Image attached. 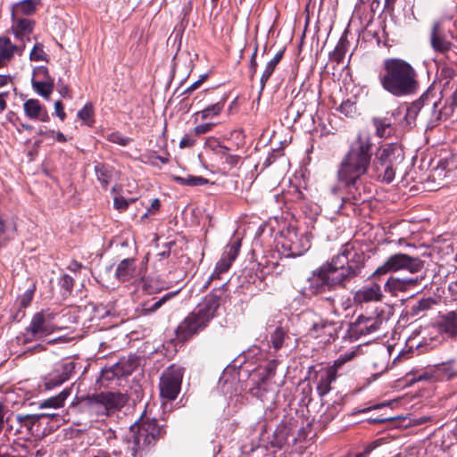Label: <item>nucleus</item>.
<instances>
[{
	"label": "nucleus",
	"instance_id": "obj_41",
	"mask_svg": "<svg viewBox=\"0 0 457 457\" xmlns=\"http://www.w3.org/2000/svg\"><path fill=\"white\" fill-rule=\"evenodd\" d=\"M37 6L36 0H22L18 2L14 5V11L22 14L29 15L32 14Z\"/></svg>",
	"mask_w": 457,
	"mask_h": 457
},
{
	"label": "nucleus",
	"instance_id": "obj_27",
	"mask_svg": "<svg viewBox=\"0 0 457 457\" xmlns=\"http://www.w3.org/2000/svg\"><path fill=\"white\" fill-rule=\"evenodd\" d=\"M115 276L120 282L129 281L137 275V269L134 258H127L122 260L117 266Z\"/></svg>",
	"mask_w": 457,
	"mask_h": 457
},
{
	"label": "nucleus",
	"instance_id": "obj_34",
	"mask_svg": "<svg viewBox=\"0 0 457 457\" xmlns=\"http://www.w3.org/2000/svg\"><path fill=\"white\" fill-rule=\"evenodd\" d=\"M436 380L446 379L449 380L457 377V369L451 362L442 363L435 366Z\"/></svg>",
	"mask_w": 457,
	"mask_h": 457
},
{
	"label": "nucleus",
	"instance_id": "obj_5",
	"mask_svg": "<svg viewBox=\"0 0 457 457\" xmlns=\"http://www.w3.org/2000/svg\"><path fill=\"white\" fill-rule=\"evenodd\" d=\"M134 433L131 446V455L141 457L139 452L146 446L154 445L157 439L164 433L162 427L157 424L155 419L141 417L130 428Z\"/></svg>",
	"mask_w": 457,
	"mask_h": 457
},
{
	"label": "nucleus",
	"instance_id": "obj_45",
	"mask_svg": "<svg viewBox=\"0 0 457 457\" xmlns=\"http://www.w3.org/2000/svg\"><path fill=\"white\" fill-rule=\"evenodd\" d=\"M177 295V292H170L164 295L162 298L157 300L155 303H154L149 307L144 308V313L149 314L156 312L159 308H161L167 301L171 299L174 295Z\"/></svg>",
	"mask_w": 457,
	"mask_h": 457
},
{
	"label": "nucleus",
	"instance_id": "obj_17",
	"mask_svg": "<svg viewBox=\"0 0 457 457\" xmlns=\"http://www.w3.org/2000/svg\"><path fill=\"white\" fill-rule=\"evenodd\" d=\"M430 45L435 52L442 54L448 58L446 54L453 48V45L445 38L440 21L433 23L430 32Z\"/></svg>",
	"mask_w": 457,
	"mask_h": 457
},
{
	"label": "nucleus",
	"instance_id": "obj_24",
	"mask_svg": "<svg viewBox=\"0 0 457 457\" xmlns=\"http://www.w3.org/2000/svg\"><path fill=\"white\" fill-rule=\"evenodd\" d=\"M25 45H14L8 37H0V68L6 65L14 54H21Z\"/></svg>",
	"mask_w": 457,
	"mask_h": 457
},
{
	"label": "nucleus",
	"instance_id": "obj_19",
	"mask_svg": "<svg viewBox=\"0 0 457 457\" xmlns=\"http://www.w3.org/2000/svg\"><path fill=\"white\" fill-rule=\"evenodd\" d=\"M383 296L380 285L374 282L370 286L362 287L357 290L353 295V303L362 304L371 302H380Z\"/></svg>",
	"mask_w": 457,
	"mask_h": 457
},
{
	"label": "nucleus",
	"instance_id": "obj_43",
	"mask_svg": "<svg viewBox=\"0 0 457 457\" xmlns=\"http://www.w3.org/2000/svg\"><path fill=\"white\" fill-rule=\"evenodd\" d=\"M347 51V46L345 42V40L340 39L338 43L337 44L335 49L332 53L329 54L330 60L336 62L337 63L342 62L345 53Z\"/></svg>",
	"mask_w": 457,
	"mask_h": 457
},
{
	"label": "nucleus",
	"instance_id": "obj_49",
	"mask_svg": "<svg viewBox=\"0 0 457 457\" xmlns=\"http://www.w3.org/2000/svg\"><path fill=\"white\" fill-rule=\"evenodd\" d=\"M277 67V64L268 62L266 64L264 71H262V74L261 76L260 83H261V90H263L265 87L266 83L269 81L270 76L274 72L275 69Z\"/></svg>",
	"mask_w": 457,
	"mask_h": 457
},
{
	"label": "nucleus",
	"instance_id": "obj_31",
	"mask_svg": "<svg viewBox=\"0 0 457 457\" xmlns=\"http://www.w3.org/2000/svg\"><path fill=\"white\" fill-rule=\"evenodd\" d=\"M71 394V387L64 388L57 395L52 396L40 403V408H61L64 405L66 399Z\"/></svg>",
	"mask_w": 457,
	"mask_h": 457
},
{
	"label": "nucleus",
	"instance_id": "obj_8",
	"mask_svg": "<svg viewBox=\"0 0 457 457\" xmlns=\"http://www.w3.org/2000/svg\"><path fill=\"white\" fill-rule=\"evenodd\" d=\"M354 353H346L337 359L333 365L321 368L316 372L317 393L320 398L324 397L331 390V383L337 378L338 370L348 361L352 360Z\"/></svg>",
	"mask_w": 457,
	"mask_h": 457
},
{
	"label": "nucleus",
	"instance_id": "obj_36",
	"mask_svg": "<svg viewBox=\"0 0 457 457\" xmlns=\"http://www.w3.org/2000/svg\"><path fill=\"white\" fill-rule=\"evenodd\" d=\"M15 230L16 228L13 224H7L0 219V246L5 245L6 242L13 238Z\"/></svg>",
	"mask_w": 457,
	"mask_h": 457
},
{
	"label": "nucleus",
	"instance_id": "obj_12",
	"mask_svg": "<svg viewBox=\"0 0 457 457\" xmlns=\"http://www.w3.org/2000/svg\"><path fill=\"white\" fill-rule=\"evenodd\" d=\"M208 325L209 324L192 312L178 325L175 329L176 339L179 342L185 343L206 328Z\"/></svg>",
	"mask_w": 457,
	"mask_h": 457
},
{
	"label": "nucleus",
	"instance_id": "obj_23",
	"mask_svg": "<svg viewBox=\"0 0 457 457\" xmlns=\"http://www.w3.org/2000/svg\"><path fill=\"white\" fill-rule=\"evenodd\" d=\"M83 403L90 415L96 417L108 416L103 392L87 395Z\"/></svg>",
	"mask_w": 457,
	"mask_h": 457
},
{
	"label": "nucleus",
	"instance_id": "obj_39",
	"mask_svg": "<svg viewBox=\"0 0 457 457\" xmlns=\"http://www.w3.org/2000/svg\"><path fill=\"white\" fill-rule=\"evenodd\" d=\"M46 416L45 414H27V415H17L16 420L20 423L21 428H25L30 431L33 426L39 420L41 417Z\"/></svg>",
	"mask_w": 457,
	"mask_h": 457
},
{
	"label": "nucleus",
	"instance_id": "obj_6",
	"mask_svg": "<svg viewBox=\"0 0 457 457\" xmlns=\"http://www.w3.org/2000/svg\"><path fill=\"white\" fill-rule=\"evenodd\" d=\"M424 267V261L419 257L411 256L406 253H398L390 255L386 262L378 266L370 275V278H379L380 276L387 273L407 270L410 273H418Z\"/></svg>",
	"mask_w": 457,
	"mask_h": 457
},
{
	"label": "nucleus",
	"instance_id": "obj_28",
	"mask_svg": "<svg viewBox=\"0 0 457 457\" xmlns=\"http://www.w3.org/2000/svg\"><path fill=\"white\" fill-rule=\"evenodd\" d=\"M94 170L98 181L103 188L106 190L115 174L114 168L108 164L96 162Z\"/></svg>",
	"mask_w": 457,
	"mask_h": 457
},
{
	"label": "nucleus",
	"instance_id": "obj_14",
	"mask_svg": "<svg viewBox=\"0 0 457 457\" xmlns=\"http://www.w3.org/2000/svg\"><path fill=\"white\" fill-rule=\"evenodd\" d=\"M423 276H416L414 278H396L389 277L384 288L391 295L395 296L399 292H407L419 286L423 280Z\"/></svg>",
	"mask_w": 457,
	"mask_h": 457
},
{
	"label": "nucleus",
	"instance_id": "obj_53",
	"mask_svg": "<svg viewBox=\"0 0 457 457\" xmlns=\"http://www.w3.org/2000/svg\"><path fill=\"white\" fill-rule=\"evenodd\" d=\"M93 115V107L91 104H87L78 112V117L82 120H89Z\"/></svg>",
	"mask_w": 457,
	"mask_h": 457
},
{
	"label": "nucleus",
	"instance_id": "obj_55",
	"mask_svg": "<svg viewBox=\"0 0 457 457\" xmlns=\"http://www.w3.org/2000/svg\"><path fill=\"white\" fill-rule=\"evenodd\" d=\"M115 209L119 211H125L129 206V201L123 197L116 196L113 200Z\"/></svg>",
	"mask_w": 457,
	"mask_h": 457
},
{
	"label": "nucleus",
	"instance_id": "obj_4",
	"mask_svg": "<svg viewBox=\"0 0 457 457\" xmlns=\"http://www.w3.org/2000/svg\"><path fill=\"white\" fill-rule=\"evenodd\" d=\"M371 160V178L390 184L395 177L397 166L404 160V152L397 143L380 145Z\"/></svg>",
	"mask_w": 457,
	"mask_h": 457
},
{
	"label": "nucleus",
	"instance_id": "obj_64",
	"mask_svg": "<svg viewBox=\"0 0 457 457\" xmlns=\"http://www.w3.org/2000/svg\"><path fill=\"white\" fill-rule=\"evenodd\" d=\"M202 85V80H196L192 85H190L184 92V94H190L195 89H197Z\"/></svg>",
	"mask_w": 457,
	"mask_h": 457
},
{
	"label": "nucleus",
	"instance_id": "obj_62",
	"mask_svg": "<svg viewBox=\"0 0 457 457\" xmlns=\"http://www.w3.org/2000/svg\"><path fill=\"white\" fill-rule=\"evenodd\" d=\"M160 207H161L160 200L158 198H154L152 201L150 208H148L147 210H148V212H151L154 214L159 211Z\"/></svg>",
	"mask_w": 457,
	"mask_h": 457
},
{
	"label": "nucleus",
	"instance_id": "obj_60",
	"mask_svg": "<svg viewBox=\"0 0 457 457\" xmlns=\"http://www.w3.org/2000/svg\"><path fill=\"white\" fill-rule=\"evenodd\" d=\"M257 51H258V45L256 44L255 46H254L253 52V54L251 55V58H250L249 69L250 68H256L257 69V66H258V63H257V61H256Z\"/></svg>",
	"mask_w": 457,
	"mask_h": 457
},
{
	"label": "nucleus",
	"instance_id": "obj_2",
	"mask_svg": "<svg viewBox=\"0 0 457 457\" xmlns=\"http://www.w3.org/2000/svg\"><path fill=\"white\" fill-rule=\"evenodd\" d=\"M364 265L363 252L356 249L352 243H346L330 262L312 271L307 279V290L311 295H318L326 289L345 288L350 281L361 276Z\"/></svg>",
	"mask_w": 457,
	"mask_h": 457
},
{
	"label": "nucleus",
	"instance_id": "obj_40",
	"mask_svg": "<svg viewBox=\"0 0 457 457\" xmlns=\"http://www.w3.org/2000/svg\"><path fill=\"white\" fill-rule=\"evenodd\" d=\"M406 376L410 378L409 381L411 383L416 381L436 380L435 367L429 370H420L417 371V373L410 372Z\"/></svg>",
	"mask_w": 457,
	"mask_h": 457
},
{
	"label": "nucleus",
	"instance_id": "obj_51",
	"mask_svg": "<svg viewBox=\"0 0 457 457\" xmlns=\"http://www.w3.org/2000/svg\"><path fill=\"white\" fill-rule=\"evenodd\" d=\"M339 112L346 117H353L356 112L355 104L350 100L344 101L338 108Z\"/></svg>",
	"mask_w": 457,
	"mask_h": 457
},
{
	"label": "nucleus",
	"instance_id": "obj_38",
	"mask_svg": "<svg viewBox=\"0 0 457 457\" xmlns=\"http://www.w3.org/2000/svg\"><path fill=\"white\" fill-rule=\"evenodd\" d=\"M286 337H287V331L282 327H277L270 335L271 345L275 351L282 348Z\"/></svg>",
	"mask_w": 457,
	"mask_h": 457
},
{
	"label": "nucleus",
	"instance_id": "obj_26",
	"mask_svg": "<svg viewBox=\"0 0 457 457\" xmlns=\"http://www.w3.org/2000/svg\"><path fill=\"white\" fill-rule=\"evenodd\" d=\"M382 323L383 318L380 315L369 317L361 315L355 321V325L361 334H370L378 330Z\"/></svg>",
	"mask_w": 457,
	"mask_h": 457
},
{
	"label": "nucleus",
	"instance_id": "obj_16",
	"mask_svg": "<svg viewBox=\"0 0 457 457\" xmlns=\"http://www.w3.org/2000/svg\"><path fill=\"white\" fill-rule=\"evenodd\" d=\"M138 366V358L135 355H129L127 358H121L109 370L104 372L107 379L112 377H126L130 375Z\"/></svg>",
	"mask_w": 457,
	"mask_h": 457
},
{
	"label": "nucleus",
	"instance_id": "obj_33",
	"mask_svg": "<svg viewBox=\"0 0 457 457\" xmlns=\"http://www.w3.org/2000/svg\"><path fill=\"white\" fill-rule=\"evenodd\" d=\"M227 96L222 98L215 104H210L201 112H197V115L201 116L202 120L212 119L218 116L223 110Z\"/></svg>",
	"mask_w": 457,
	"mask_h": 457
},
{
	"label": "nucleus",
	"instance_id": "obj_20",
	"mask_svg": "<svg viewBox=\"0 0 457 457\" xmlns=\"http://www.w3.org/2000/svg\"><path fill=\"white\" fill-rule=\"evenodd\" d=\"M336 333L335 324L327 320L314 322L309 329V336L320 339L323 344L329 343Z\"/></svg>",
	"mask_w": 457,
	"mask_h": 457
},
{
	"label": "nucleus",
	"instance_id": "obj_59",
	"mask_svg": "<svg viewBox=\"0 0 457 457\" xmlns=\"http://www.w3.org/2000/svg\"><path fill=\"white\" fill-rule=\"evenodd\" d=\"M240 157L238 155H234V154H227L226 155V159L224 160V162L226 163H228V165H230L231 167L233 166H236L239 161Z\"/></svg>",
	"mask_w": 457,
	"mask_h": 457
},
{
	"label": "nucleus",
	"instance_id": "obj_29",
	"mask_svg": "<svg viewBox=\"0 0 457 457\" xmlns=\"http://www.w3.org/2000/svg\"><path fill=\"white\" fill-rule=\"evenodd\" d=\"M269 381L258 378L255 385L250 389L252 395L257 397L262 402H273V392L269 388Z\"/></svg>",
	"mask_w": 457,
	"mask_h": 457
},
{
	"label": "nucleus",
	"instance_id": "obj_54",
	"mask_svg": "<svg viewBox=\"0 0 457 457\" xmlns=\"http://www.w3.org/2000/svg\"><path fill=\"white\" fill-rule=\"evenodd\" d=\"M214 125H215L214 123H210V122L199 124L196 127H195L194 134L195 136L206 134L213 129Z\"/></svg>",
	"mask_w": 457,
	"mask_h": 457
},
{
	"label": "nucleus",
	"instance_id": "obj_37",
	"mask_svg": "<svg viewBox=\"0 0 457 457\" xmlns=\"http://www.w3.org/2000/svg\"><path fill=\"white\" fill-rule=\"evenodd\" d=\"M457 77V70L447 64H443L439 70V79L445 81L444 88L448 87L450 82Z\"/></svg>",
	"mask_w": 457,
	"mask_h": 457
},
{
	"label": "nucleus",
	"instance_id": "obj_9",
	"mask_svg": "<svg viewBox=\"0 0 457 457\" xmlns=\"http://www.w3.org/2000/svg\"><path fill=\"white\" fill-rule=\"evenodd\" d=\"M76 363L71 360H63L55 363L53 370L42 378V386L50 391L71 379L75 372Z\"/></svg>",
	"mask_w": 457,
	"mask_h": 457
},
{
	"label": "nucleus",
	"instance_id": "obj_42",
	"mask_svg": "<svg viewBox=\"0 0 457 457\" xmlns=\"http://www.w3.org/2000/svg\"><path fill=\"white\" fill-rule=\"evenodd\" d=\"M278 364L277 360L270 361L262 370L259 371L258 376L260 379L269 381L275 376L276 369Z\"/></svg>",
	"mask_w": 457,
	"mask_h": 457
},
{
	"label": "nucleus",
	"instance_id": "obj_25",
	"mask_svg": "<svg viewBox=\"0 0 457 457\" xmlns=\"http://www.w3.org/2000/svg\"><path fill=\"white\" fill-rule=\"evenodd\" d=\"M103 394L108 416L120 411L129 400L126 394L120 392H103Z\"/></svg>",
	"mask_w": 457,
	"mask_h": 457
},
{
	"label": "nucleus",
	"instance_id": "obj_10",
	"mask_svg": "<svg viewBox=\"0 0 457 457\" xmlns=\"http://www.w3.org/2000/svg\"><path fill=\"white\" fill-rule=\"evenodd\" d=\"M183 374L180 369L170 367L160 378V395L168 401H173L180 392Z\"/></svg>",
	"mask_w": 457,
	"mask_h": 457
},
{
	"label": "nucleus",
	"instance_id": "obj_58",
	"mask_svg": "<svg viewBox=\"0 0 457 457\" xmlns=\"http://www.w3.org/2000/svg\"><path fill=\"white\" fill-rule=\"evenodd\" d=\"M195 141L194 139H192L188 136H185L180 140L179 146H180V148L191 147L195 145Z\"/></svg>",
	"mask_w": 457,
	"mask_h": 457
},
{
	"label": "nucleus",
	"instance_id": "obj_11",
	"mask_svg": "<svg viewBox=\"0 0 457 457\" xmlns=\"http://www.w3.org/2000/svg\"><path fill=\"white\" fill-rule=\"evenodd\" d=\"M227 283L221 287L213 289L210 294L204 296L203 302L198 305L197 309L193 311L207 324L216 316V312L220 305L222 295L227 290Z\"/></svg>",
	"mask_w": 457,
	"mask_h": 457
},
{
	"label": "nucleus",
	"instance_id": "obj_18",
	"mask_svg": "<svg viewBox=\"0 0 457 457\" xmlns=\"http://www.w3.org/2000/svg\"><path fill=\"white\" fill-rule=\"evenodd\" d=\"M241 247V239H235L225 248L220 261L216 264L215 273H223L228 270L232 262L238 255Z\"/></svg>",
	"mask_w": 457,
	"mask_h": 457
},
{
	"label": "nucleus",
	"instance_id": "obj_50",
	"mask_svg": "<svg viewBox=\"0 0 457 457\" xmlns=\"http://www.w3.org/2000/svg\"><path fill=\"white\" fill-rule=\"evenodd\" d=\"M107 140L111 143L117 144L122 146L127 145L131 139L123 137L120 132H112L107 136Z\"/></svg>",
	"mask_w": 457,
	"mask_h": 457
},
{
	"label": "nucleus",
	"instance_id": "obj_15",
	"mask_svg": "<svg viewBox=\"0 0 457 457\" xmlns=\"http://www.w3.org/2000/svg\"><path fill=\"white\" fill-rule=\"evenodd\" d=\"M425 105H431L435 111L437 108L438 102L429 99V95L428 92L422 94L419 99L412 102L405 109L403 121L407 126L415 124V120L419 112Z\"/></svg>",
	"mask_w": 457,
	"mask_h": 457
},
{
	"label": "nucleus",
	"instance_id": "obj_32",
	"mask_svg": "<svg viewBox=\"0 0 457 457\" xmlns=\"http://www.w3.org/2000/svg\"><path fill=\"white\" fill-rule=\"evenodd\" d=\"M171 179L181 186L187 187H199L204 186L209 183V180L201 176L187 175V177H180L172 175Z\"/></svg>",
	"mask_w": 457,
	"mask_h": 457
},
{
	"label": "nucleus",
	"instance_id": "obj_47",
	"mask_svg": "<svg viewBox=\"0 0 457 457\" xmlns=\"http://www.w3.org/2000/svg\"><path fill=\"white\" fill-rule=\"evenodd\" d=\"M46 57H47V54L44 51L43 44L36 43L30 52L29 59L31 61L39 62V61H46Z\"/></svg>",
	"mask_w": 457,
	"mask_h": 457
},
{
	"label": "nucleus",
	"instance_id": "obj_7",
	"mask_svg": "<svg viewBox=\"0 0 457 457\" xmlns=\"http://www.w3.org/2000/svg\"><path fill=\"white\" fill-rule=\"evenodd\" d=\"M54 318L55 313L48 309L36 312L26 328V340H37L52 334L56 328L54 323Z\"/></svg>",
	"mask_w": 457,
	"mask_h": 457
},
{
	"label": "nucleus",
	"instance_id": "obj_3",
	"mask_svg": "<svg viewBox=\"0 0 457 457\" xmlns=\"http://www.w3.org/2000/svg\"><path fill=\"white\" fill-rule=\"evenodd\" d=\"M378 80L382 88L395 97L415 95L420 88L417 71L410 62L397 57L383 60Z\"/></svg>",
	"mask_w": 457,
	"mask_h": 457
},
{
	"label": "nucleus",
	"instance_id": "obj_46",
	"mask_svg": "<svg viewBox=\"0 0 457 457\" xmlns=\"http://www.w3.org/2000/svg\"><path fill=\"white\" fill-rule=\"evenodd\" d=\"M13 28L18 29V33L29 36L33 29V21L29 19H20Z\"/></svg>",
	"mask_w": 457,
	"mask_h": 457
},
{
	"label": "nucleus",
	"instance_id": "obj_56",
	"mask_svg": "<svg viewBox=\"0 0 457 457\" xmlns=\"http://www.w3.org/2000/svg\"><path fill=\"white\" fill-rule=\"evenodd\" d=\"M54 112L57 117L60 118L62 121H63L66 118V113L64 112V106L61 101H56L54 103Z\"/></svg>",
	"mask_w": 457,
	"mask_h": 457
},
{
	"label": "nucleus",
	"instance_id": "obj_1",
	"mask_svg": "<svg viewBox=\"0 0 457 457\" xmlns=\"http://www.w3.org/2000/svg\"><path fill=\"white\" fill-rule=\"evenodd\" d=\"M373 144L370 135L358 132L342 157L337 171V180L344 187V194L337 186L330 189V195L339 200L340 209L345 204L359 205L370 197V190L362 177L371 168Z\"/></svg>",
	"mask_w": 457,
	"mask_h": 457
},
{
	"label": "nucleus",
	"instance_id": "obj_52",
	"mask_svg": "<svg viewBox=\"0 0 457 457\" xmlns=\"http://www.w3.org/2000/svg\"><path fill=\"white\" fill-rule=\"evenodd\" d=\"M33 295H34V289H28L26 290L20 297H19V302H20V306L21 308H26L28 307L32 299H33Z\"/></svg>",
	"mask_w": 457,
	"mask_h": 457
},
{
	"label": "nucleus",
	"instance_id": "obj_48",
	"mask_svg": "<svg viewBox=\"0 0 457 457\" xmlns=\"http://www.w3.org/2000/svg\"><path fill=\"white\" fill-rule=\"evenodd\" d=\"M287 432L286 431L285 428L279 429L275 432L273 440L271 441V445L273 447L281 449L287 444Z\"/></svg>",
	"mask_w": 457,
	"mask_h": 457
},
{
	"label": "nucleus",
	"instance_id": "obj_13",
	"mask_svg": "<svg viewBox=\"0 0 457 457\" xmlns=\"http://www.w3.org/2000/svg\"><path fill=\"white\" fill-rule=\"evenodd\" d=\"M281 245L284 253L289 257L301 256L311 247L309 237L304 234L297 235L295 232H289Z\"/></svg>",
	"mask_w": 457,
	"mask_h": 457
},
{
	"label": "nucleus",
	"instance_id": "obj_30",
	"mask_svg": "<svg viewBox=\"0 0 457 457\" xmlns=\"http://www.w3.org/2000/svg\"><path fill=\"white\" fill-rule=\"evenodd\" d=\"M439 328L450 337L457 339V314L450 312L444 315L439 322Z\"/></svg>",
	"mask_w": 457,
	"mask_h": 457
},
{
	"label": "nucleus",
	"instance_id": "obj_63",
	"mask_svg": "<svg viewBox=\"0 0 457 457\" xmlns=\"http://www.w3.org/2000/svg\"><path fill=\"white\" fill-rule=\"evenodd\" d=\"M0 457H13L11 454L9 446L7 445H0Z\"/></svg>",
	"mask_w": 457,
	"mask_h": 457
},
{
	"label": "nucleus",
	"instance_id": "obj_44",
	"mask_svg": "<svg viewBox=\"0 0 457 457\" xmlns=\"http://www.w3.org/2000/svg\"><path fill=\"white\" fill-rule=\"evenodd\" d=\"M435 303L436 301L431 297L420 299L411 306V314L419 315L420 312L429 310Z\"/></svg>",
	"mask_w": 457,
	"mask_h": 457
},
{
	"label": "nucleus",
	"instance_id": "obj_61",
	"mask_svg": "<svg viewBox=\"0 0 457 457\" xmlns=\"http://www.w3.org/2000/svg\"><path fill=\"white\" fill-rule=\"evenodd\" d=\"M12 31L15 36V37L20 40V43L18 45H25V39L29 41V36L28 35H22L21 33H18V29L12 27Z\"/></svg>",
	"mask_w": 457,
	"mask_h": 457
},
{
	"label": "nucleus",
	"instance_id": "obj_35",
	"mask_svg": "<svg viewBox=\"0 0 457 457\" xmlns=\"http://www.w3.org/2000/svg\"><path fill=\"white\" fill-rule=\"evenodd\" d=\"M372 121L378 137H388L392 134V124L387 118H374Z\"/></svg>",
	"mask_w": 457,
	"mask_h": 457
},
{
	"label": "nucleus",
	"instance_id": "obj_57",
	"mask_svg": "<svg viewBox=\"0 0 457 457\" xmlns=\"http://www.w3.org/2000/svg\"><path fill=\"white\" fill-rule=\"evenodd\" d=\"M378 445L379 443L378 440L367 445L363 451L360 453L356 457H367Z\"/></svg>",
	"mask_w": 457,
	"mask_h": 457
},
{
	"label": "nucleus",
	"instance_id": "obj_22",
	"mask_svg": "<svg viewBox=\"0 0 457 457\" xmlns=\"http://www.w3.org/2000/svg\"><path fill=\"white\" fill-rule=\"evenodd\" d=\"M23 110L25 115L35 120H40L42 122H47L50 120V116L46 108L41 104L37 99H29L23 104Z\"/></svg>",
	"mask_w": 457,
	"mask_h": 457
},
{
	"label": "nucleus",
	"instance_id": "obj_21",
	"mask_svg": "<svg viewBox=\"0 0 457 457\" xmlns=\"http://www.w3.org/2000/svg\"><path fill=\"white\" fill-rule=\"evenodd\" d=\"M37 77H40V80H32L33 88L46 99H49L54 90V79L49 75L48 69L41 66L36 72Z\"/></svg>",
	"mask_w": 457,
	"mask_h": 457
}]
</instances>
